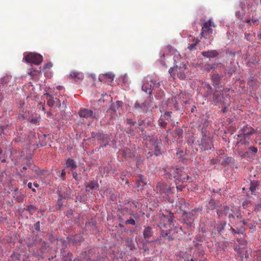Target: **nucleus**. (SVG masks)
<instances>
[{
    "mask_svg": "<svg viewBox=\"0 0 261 261\" xmlns=\"http://www.w3.org/2000/svg\"><path fill=\"white\" fill-rule=\"evenodd\" d=\"M150 108L149 103L147 101L142 103L136 101L134 105V111L137 113H147Z\"/></svg>",
    "mask_w": 261,
    "mask_h": 261,
    "instance_id": "nucleus-10",
    "label": "nucleus"
},
{
    "mask_svg": "<svg viewBox=\"0 0 261 261\" xmlns=\"http://www.w3.org/2000/svg\"><path fill=\"white\" fill-rule=\"evenodd\" d=\"M132 204L133 205V206L135 207H137L138 206V205L139 204V203L137 201H133L132 202Z\"/></svg>",
    "mask_w": 261,
    "mask_h": 261,
    "instance_id": "nucleus-61",
    "label": "nucleus"
},
{
    "mask_svg": "<svg viewBox=\"0 0 261 261\" xmlns=\"http://www.w3.org/2000/svg\"><path fill=\"white\" fill-rule=\"evenodd\" d=\"M65 175H66V172L65 171H64V170H63L62 171V172L61 173V177L63 179H65Z\"/></svg>",
    "mask_w": 261,
    "mask_h": 261,
    "instance_id": "nucleus-58",
    "label": "nucleus"
},
{
    "mask_svg": "<svg viewBox=\"0 0 261 261\" xmlns=\"http://www.w3.org/2000/svg\"><path fill=\"white\" fill-rule=\"evenodd\" d=\"M142 89L147 93L149 94L152 93L153 91L152 85V84L150 83L149 77H147L144 79L142 86Z\"/></svg>",
    "mask_w": 261,
    "mask_h": 261,
    "instance_id": "nucleus-13",
    "label": "nucleus"
},
{
    "mask_svg": "<svg viewBox=\"0 0 261 261\" xmlns=\"http://www.w3.org/2000/svg\"><path fill=\"white\" fill-rule=\"evenodd\" d=\"M189 206V203L185 202L183 203L182 205H179V209L183 212V214H185L186 213V211H187Z\"/></svg>",
    "mask_w": 261,
    "mask_h": 261,
    "instance_id": "nucleus-41",
    "label": "nucleus"
},
{
    "mask_svg": "<svg viewBox=\"0 0 261 261\" xmlns=\"http://www.w3.org/2000/svg\"><path fill=\"white\" fill-rule=\"evenodd\" d=\"M183 130L181 128L176 129L173 133V136L177 139H179L182 137Z\"/></svg>",
    "mask_w": 261,
    "mask_h": 261,
    "instance_id": "nucleus-33",
    "label": "nucleus"
},
{
    "mask_svg": "<svg viewBox=\"0 0 261 261\" xmlns=\"http://www.w3.org/2000/svg\"><path fill=\"white\" fill-rule=\"evenodd\" d=\"M248 85L250 88L252 89L256 88L259 86V83L256 78L251 77L248 82Z\"/></svg>",
    "mask_w": 261,
    "mask_h": 261,
    "instance_id": "nucleus-20",
    "label": "nucleus"
},
{
    "mask_svg": "<svg viewBox=\"0 0 261 261\" xmlns=\"http://www.w3.org/2000/svg\"><path fill=\"white\" fill-rule=\"evenodd\" d=\"M173 218V214L171 213H169L167 215L163 214H160V222L158 224V226L161 229L163 228L167 227V226L170 225L172 223ZM168 233L167 231H165L163 230H161L160 238L168 236Z\"/></svg>",
    "mask_w": 261,
    "mask_h": 261,
    "instance_id": "nucleus-3",
    "label": "nucleus"
},
{
    "mask_svg": "<svg viewBox=\"0 0 261 261\" xmlns=\"http://www.w3.org/2000/svg\"><path fill=\"white\" fill-rule=\"evenodd\" d=\"M144 124V121H143V120L139 121L138 125L139 126H141V125H142Z\"/></svg>",
    "mask_w": 261,
    "mask_h": 261,
    "instance_id": "nucleus-63",
    "label": "nucleus"
},
{
    "mask_svg": "<svg viewBox=\"0 0 261 261\" xmlns=\"http://www.w3.org/2000/svg\"><path fill=\"white\" fill-rule=\"evenodd\" d=\"M150 83L152 84V89L153 90H155V88H159L160 87V82L153 81V80L149 78Z\"/></svg>",
    "mask_w": 261,
    "mask_h": 261,
    "instance_id": "nucleus-39",
    "label": "nucleus"
},
{
    "mask_svg": "<svg viewBox=\"0 0 261 261\" xmlns=\"http://www.w3.org/2000/svg\"><path fill=\"white\" fill-rule=\"evenodd\" d=\"M103 76H106V78L110 80V82H112L114 80V75L111 73H106Z\"/></svg>",
    "mask_w": 261,
    "mask_h": 261,
    "instance_id": "nucleus-47",
    "label": "nucleus"
},
{
    "mask_svg": "<svg viewBox=\"0 0 261 261\" xmlns=\"http://www.w3.org/2000/svg\"><path fill=\"white\" fill-rule=\"evenodd\" d=\"M188 63H182L178 65L176 62L174 67L169 69V73L173 79H175L176 76L180 80H185L186 77V74L188 73Z\"/></svg>",
    "mask_w": 261,
    "mask_h": 261,
    "instance_id": "nucleus-2",
    "label": "nucleus"
},
{
    "mask_svg": "<svg viewBox=\"0 0 261 261\" xmlns=\"http://www.w3.org/2000/svg\"><path fill=\"white\" fill-rule=\"evenodd\" d=\"M185 202V201L184 199H180V200H178V202H177L176 203V206L179 208V205H182L183 203Z\"/></svg>",
    "mask_w": 261,
    "mask_h": 261,
    "instance_id": "nucleus-51",
    "label": "nucleus"
},
{
    "mask_svg": "<svg viewBox=\"0 0 261 261\" xmlns=\"http://www.w3.org/2000/svg\"><path fill=\"white\" fill-rule=\"evenodd\" d=\"M255 132L256 130L253 127L248 125H245L239 130V134L252 136Z\"/></svg>",
    "mask_w": 261,
    "mask_h": 261,
    "instance_id": "nucleus-12",
    "label": "nucleus"
},
{
    "mask_svg": "<svg viewBox=\"0 0 261 261\" xmlns=\"http://www.w3.org/2000/svg\"><path fill=\"white\" fill-rule=\"evenodd\" d=\"M259 22L258 19L252 17L251 18L247 19L246 22L248 24V25L251 26L252 25L258 24Z\"/></svg>",
    "mask_w": 261,
    "mask_h": 261,
    "instance_id": "nucleus-30",
    "label": "nucleus"
},
{
    "mask_svg": "<svg viewBox=\"0 0 261 261\" xmlns=\"http://www.w3.org/2000/svg\"><path fill=\"white\" fill-rule=\"evenodd\" d=\"M79 116L83 119V120H87L88 121V124H90L94 118V114L93 112L89 109H81L79 112Z\"/></svg>",
    "mask_w": 261,
    "mask_h": 261,
    "instance_id": "nucleus-8",
    "label": "nucleus"
},
{
    "mask_svg": "<svg viewBox=\"0 0 261 261\" xmlns=\"http://www.w3.org/2000/svg\"><path fill=\"white\" fill-rule=\"evenodd\" d=\"M217 66V65L216 64H211L207 63L204 65V70H205L207 71H210V70H211L212 69H214L216 68Z\"/></svg>",
    "mask_w": 261,
    "mask_h": 261,
    "instance_id": "nucleus-37",
    "label": "nucleus"
},
{
    "mask_svg": "<svg viewBox=\"0 0 261 261\" xmlns=\"http://www.w3.org/2000/svg\"><path fill=\"white\" fill-rule=\"evenodd\" d=\"M23 140H24V138L21 137H17V138H15V139L16 142H22L23 141Z\"/></svg>",
    "mask_w": 261,
    "mask_h": 261,
    "instance_id": "nucleus-57",
    "label": "nucleus"
},
{
    "mask_svg": "<svg viewBox=\"0 0 261 261\" xmlns=\"http://www.w3.org/2000/svg\"><path fill=\"white\" fill-rule=\"evenodd\" d=\"M29 169L34 171L37 175H38V168L36 166H29Z\"/></svg>",
    "mask_w": 261,
    "mask_h": 261,
    "instance_id": "nucleus-46",
    "label": "nucleus"
},
{
    "mask_svg": "<svg viewBox=\"0 0 261 261\" xmlns=\"http://www.w3.org/2000/svg\"><path fill=\"white\" fill-rule=\"evenodd\" d=\"M248 150L244 151L245 148H241L238 150V153L243 158H253L255 156L257 153L258 149L254 146H249L247 148Z\"/></svg>",
    "mask_w": 261,
    "mask_h": 261,
    "instance_id": "nucleus-5",
    "label": "nucleus"
},
{
    "mask_svg": "<svg viewBox=\"0 0 261 261\" xmlns=\"http://www.w3.org/2000/svg\"><path fill=\"white\" fill-rule=\"evenodd\" d=\"M199 147L203 150H209L213 146L212 141L210 137L204 135L200 140L197 141Z\"/></svg>",
    "mask_w": 261,
    "mask_h": 261,
    "instance_id": "nucleus-6",
    "label": "nucleus"
},
{
    "mask_svg": "<svg viewBox=\"0 0 261 261\" xmlns=\"http://www.w3.org/2000/svg\"><path fill=\"white\" fill-rule=\"evenodd\" d=\"M40 73H41V69L40 68L39 70H34L31 71L30 72H29V74L32 76H34L35 75H37L38 74H40Z\"/></svg>",
    "mask_w": 261,
    "mask_h": 261,
    "instance_id": "nucleus-44",
    "label": "nucleus"
},
{
    "mask_svg": "<svg viewBox=\"0 0 261 261\" xmlns=\"http://www.w3.org/2000/svg\"><path fill=\"white\" fill-rule=\"evenodd\" d=\"M35 228L36 230L39 231L40 230V223L39 221L37 222L35 224Z\"/></svg>",
    "mask_w": 261,
    "mask_h": 261,
    "instance_id": "nucleus-55",
    "label": "nucleus"
},
{
    "mask_svg": "<svg viewBox=\"0 0 261 261\" xmlns=\"http://www.w3.org/2000/svg\"><path fill=\"white\" fill-rule=\"evenodd\" d=\"M125 244L126 246L129 247L130 250H133L135 248V246L133 240L131 238H127L125 240Z\"/></svg>",
    "mask_w": 261,
    "mask_h": 261,
    "instance_id": "nucleus-31",
    "label": "nucleus"
},
{
    "mask_svg": "<svg viewBox=\"0 0 261 261\" xmlns=\"http://www.w3.org/2000/svg\"><path fill=\"white\" fill-rule=\"evenodd\" d=\"M69 76L71 78L74 79L76 82L83 80L84 77L83 73L77 71H71Z\"/></svg>",
    "mask_w": 261,
    "mask_h": 261,
    "instance_id": "nucleus-19",
    "label": "nucleus"
},
{
    "mask_svg": "<svg viewBox=\"0 0 261 261\" xmlns=\"http://www.w3.org/2000/svg\"><path fill=\"white\" fill-rule=\"evenodd\" d=\"M204 254V251L203 250H199L198 251L196 252H194V257L196 258H192L190 260V261H197V259L196 258L197 257H202Z\"/></svg>",
    "mask_w": 261,
    "mask_h": 261,
    "instance_id": "nucleus-28",
    "label": "nucleus"
},
{
    "mask_svg": "<svg viewBox=\"0 0 261 261\" xmlns=\"http://www.w3.org/2000/svg\"><path fill=\"white\" fill-rule=\"evenodd\" d=\"M200 42V40L198 38H194L193 39L191 43L188 46V48L190 51H193L196 49L197 45Z\"/></svg>",
    "mask_w": 261,
    "mask_h": 261,
    "instance_id": "nucleus-24",
    "label": "nucleus"
},
{
    "mask_svg": "<svg viewBox=\"0 0 261 261\" xmlns=\"http://www.w3.org/2000/svg\"><path fill=\"white\" fill-rule=\"evenodd\" d=\"M230 229L231 230L232 233H233V234H237V231H238L237 228L236 229H234L233 227H231Z\"/></svg>",
    "mask_w": 261,
    "mask_h": 261,
    "instance_id": "nucleus-59",
    "label": "nucleus"
},
{
    "mask_svg": "<svg viewBox=\"0 0 261 261\" xmlns=\"http://www.w3.org/2000/svg\"><path fill=\"white\" fill-rule=\"evenodd\" d=\"M182 173V170L178 168H172L170 171V175L174 178L175 181L178 180Z\"/></svg>",
    "mask_w": 261,
    "mask_h": 261,
    "instance_id": "nucleus-21",
    "label": "nucleus"
},
{
    "mask_svg": "<svg viewBox=\"0 0 261 261\" xmlns=\"http://www.w3.org/2000/svg\"><path fill=\"white\" fill-rule=\"evenodd\" d=\"M160 142L158 140H156L153 144L155 149V154L156 155L160 153Z\"/></svg>",
    "mask_w": 261,
    "mask_h": 261,
    "instance_id": "nucleus-36",
    "label": "nucleus"
},
{
    "mask_svg": "<svg viewBox=\"0 0 261 261\" xmlns=\"http://www.w3.org/2000/svg\"><path fill=\"white\" fill-rule=\"evenodd\" d=\"M52 66H53L52 63H47V64L44 65L43 69H50V68H51L52 67Z\"/></svg>",
    "mask_w": 261,
    "mask_h": 261,
    "instance_id": "nucleus-53",
    "label": "nucleus"
},
{
    "mask_svg": "<svg viewBox=\"0 0 261 261\" xmlns=\"http://www.w3.org/2000/svg\"><path fill=\"white\" fill-rule=\"evenodd\" d=\"M92 253L91 250H88V251H85L83 254V257L84 258L83 261H101L100 260L98 259H91L90 254Z\"/></svg>",
    "mask_w": 261,
    "mask_h": 261,
    "instance_id": "nucleus-27",
    "label": "nucleus"
},
{
    "mask_svg": "<svg viewBox=\"0 0 261 261\" xmlns=\"http://www.w3.org/2000/svg\"><path fill=\"white\" fill-rule=\"evenodd\" d=\"M240 222L242 223V224L244 225H245V226H247V227H248V228L250 230H254L255 228V226L253 224H252L251 223H249L248 220H243V221H241Z\"/></svg>",
    "mask_w": 261,
    "mask_h": 261,
    "instance_id": "nucleus-34",
    "label": "nucleus"
},
{
    "mask_svg": "<svg viewBox=\"0 0 261 261\" xmlns=\"http://www.w3.org/2000/svg\"><path fill=\"white\" fill-rule=\"evenodd\" d=\"M221 77L218 74H214L212 75V79L214 83L218 84L220 80Z\"/></svg>",
    "mask_w": 261,
    "mask_h": 261,
    "instance_id": "nucleus-40",
    "label": "nucleus"
},
{
    "mask_svg": "<svg viewBox=\"0 0 261 261\" xmlns=\"http://www.w3.org/2000/svg\"><path fill=\"white\" fill-rule=\"evenodd\" d=\"M232 212V210L229 208L228 206H222L220 209H219L217 212V215L219 218L222 217L223 216H228V214Z\"/></svg>",
    "mask_w": 261,
    "mask_h": 261,
    "instance_id": "nucleus-14",
    "label": "nucleus"
},
{
    "mask_svg": "<svg viewBox=\"0 0 261 261\" xmlns=\"http://www.w3.org/2000/svg\"><path fill=\"white\" fill-rule=\"evenodd\" d=\"M222 97V93L221 91H215L213 94V101L217 103L221 101V98Z\"/></svg>",
    "mask_w": 261,
    "mask_h": 261,
    "instance_id": "nucleus-25",
    "label": "nucleus"
},
{
    "mask_svg": "<svg viewBox=\"0 0 261 261\" xmlns=\"http://www.w3.org/2000/svg\"><path fill=\"white\" fill-rule=\"evenodd\" d=\"M212 27H215L214 24H213L211 20L205 22L202 27L201 32L200 33V38H206L207 35L213 33V29Z\"/></svg>",
    "mask_w": 261,
    "mask_h": 261,
    "instance_id": "nucleus-9",
    "label": "nucleus"
},
{
    "mask_svg": "<svg viewBox=\"0 0 261 261\" xmlns=\"http://www.w3.org/2000/svg\"><path fill=\"white\" fill-rule=\"evenodd\" d=\"M237 138H235L237 140L236 143V146L238 147V150L242 148L243 146H244L245 149H247V148L249 147L251 142L253 141V138L251 136L237 135Z\"/></svg>",
    "mask_w": 261,
    "mask_h": 261,
    "instance_id": "nucleus-4",
    "label": "nucleus"
},
{
    "mask_svg": "<svg viewBox=\"0 0 261 261\" xmlns=\"http://www.w3.org/2000/svg\"><path fill=\"white\" fill-rule=\"evenodd\" d=\"M152 228L150 226H146L144 227L143 235L145 240L149 239L153 235Z\"/></svg>",
    "mask_w": 261,
    "mask_h": 261,
    "instance_id": "nucleus-17",
    "label": "nucleus"
},
{
    "mask_svg": "<svg viewBox=\"0 0 261 261\" xmlns=\"http://www.w3.org/2000/svg\"><path fill=\"white\" fill-rule=\"evenodd\" d=\"M229 219V221L230 222H231V220H233L235 218V216L234 215V214H233V212H231V213L230 214H228V216Z\"/></svg>",
    "mask_w": 261,
    "mask_h": 261,
    "instance_id": "nucleus-54",
    "label": "nucleus"
},
{
    "mask_svg": "<svg viewBox=\"0 0 261 261\" xmlns=\"http://www.w3.org/2000/svg\"><path fill=\"white\" fill-rule=\"evenodd\" d=\"M126 122H127V124H129L130 125H133V126H134L137 123L136 122L133 121L130 119H126Z\"/></svg>",
    "mask_w": 261,
    "mask_h": 261,
    "instance_id": "nucleus-50",
    "label": "nucleus"
},
{
    "mask_svg": "<svg viewBox=\"0 0 261 261\" xmlns=\"http://www.w3.org/2000/svg\"><path fill=\"white\" fill-rule=\"evenodd\" d=\"M86 187V190L88 191L89 190H96L99 188V185L96 180H92L89 182H86L85 184Z\"/></svg>",
    "mask_w": 261,
    "mask_h": 261,
    "instance_id": "nucleus-16",
    "label": "nucleus"
},
{
    "mask_svg": "<svg viewBox=\"0 0 261 261\" xmlns=\"http://www.w3.org/2000/svg\"><path fill=\"white\" fill-rule=\"evenodd\" d=\"M146 185V182H144L143 180V176L141 175L139 177V179L137 180V186L139 189V190H141L144 186Z\"/></svg>",
    "mask_w": 261,
    "mask_h": 261,
    "instance_id": "nucleus-32",
    "label": "nucleus"
},
{
    "mask_svg": "<svg viewBox=\"0 0 261 261\" xmlns=\"http://www.w3.org/2000/svg\"><path fill=\"white\" fill-rule=\"evenodd\" d=\"M72 176H73V177L75 179H76V180H77V179L78 174H77V172H73L72 173Z\"/></svg>",
    "mask_w": 261,
    "mask_h": 261,
    "instance_id": "nucleus-60",
    "label": "nucleus"
},
{
    "mask_svg": "<svg viewBox=\"0 0 261 261\" xmlns=\"http://www.w3.org/2000/svg\"><path fill=\"white\" fill-rule=\"evenodd\" d=\"M30 121L31 123H36L37 122V120L36 119H32Z\"/></svg>",
    "mask_w": 261,
    "mask_h": 261,
    "instance_id": "nucleus-64",
    "label": "nucleus"
},
{
    "mask_svg": "<svg viewBox=\"0 0 261 261\" xmlns=\"http://www.w3.org/2000/svg\"><path fill=\"white\" fill-rule=\"evenodd\" d=\"M55 106H56V107H57L58 108H60L61 106L60 100L57 98H55Z\"/></svg>",
    "mask_w": 261,
    "mask_h": 261,
    "instance_id": "nucleus-52",
    "label": "nucleus"
},
{
    "mask_svg": "<svg viewBox=\"0 0 261 261\" xmlns=\"http://www.w3.org/2000/svg\"><path fill=\"white\" fill-rule=\"evenodd\" d=\"M165 119H164L163 118H161L160 120H159V125L163 127V128H165L166 127V125L167 124V122H166L165 120Z\"/></svg>",
    "mask_w": 261,
    "mask_h": 261,
    "instance_id": "nucleus-45",
    "label": "nucleus"
},
{
    "mask_svg": "<svg viewBox=\"0 0 261 261\" xmlns=\"http://www.w3.org/2000/svg\"><path fill=\"white\" fill-rule=\"evenodd\" d=\"M66 167L69 168L71 171H73L76 168L77 165L74 160L69 158L66 161Z\"/></svg>",
    "mask_w": 261,
    "mask_h": 261,
    "instance_id": "nucleus-22",
    "label": "nucleus"
},
{
    "mask_svg": "<svg viewBox=\"0 0 261 261\" xmlns=\"http://www.w3.org/2000/svg\"><path fill=\"white\" fill-rule=\"evenodd\" d=\"M176 154L178 155L180 158H181L184 156L185 153L183 151L177 150L176 152Z\"/></svg>",
    "mask_w": 261,
    "mask_h": 261,
    "instance_id": "nucleus-56",
    "label": "nucleus"
},
{
    "mask_svg": "<svg viewBox=\"0 0 261 261\" xmlns=\"http://www.w3.org/2000/svg\"><path fill=\"white\" fill-rule=\"evenodd\" d=\"M189 178V176L182 172L177 181L179 182L183 183L187 181Z\"/></svg>",
    "mask_w": 261,
    "mask_h": 261,
    "instance_id": "nucleus-35",
    "label": "nucleus"
},
{
    "mask_svg": "<svg viewBox=\"0 0 261 261\" xmlns=\"http://www.w3.org/2000/svg\"><path fill=\"white\" fill-rule=\"evenodd\" d=\"M237 234H243L245 231L244 226H241L240 228H237Z\"/></svg>",
    "mask_w": 261,
    "mask_h": 261,
    "instance_id": "nucleus-48",
    "label": "nucleus"
},
{
    "mask_svg": "<svg viewBox=\"0 0 261 261\" xmlns=\"http://www.w3.org/2000/svg\"><path fill=\"white\" fill-rule=\"evenodd\" d=\"M250 261H261V251L259 250L253 251L251 254Z\"/></svg>",
    "mask_w": 261,
    "mask_h": 261,
    "instance_id": "nucleus-23",
    "label": "nucleus"
},
{
    "mask_svg": "<svg viewBox=\"0 0 261 261\" xmlns=\"http://www.w3.org/2000/svg\"><path fill=\"white\" fill-rule=\"evenodd\" d=\"M91 136L93 138H95L98 141H102L103 143L104 147H106L109 144L110 139L107 135L104 134L102 132L92 133Z\"/></svg>",
    "mask_w": 261,
    "mask_h": 261,
    "instance_id": "nucleus-11",
    "label": "nucleus"
},
{
    "mask_svg": "<svg viewBox=\"0 0 261 261\" xmlns=\"http://www.w3.org/2000/svg\"><path fill=\"white\" fill-rule=\"evenodd\" d=\"M45 95L48 97L47 100V105L50 107L54 106L55 105V98L48 93H46Z\"/></svg>",
    "mask_w": 261,
    "mask_h": 261,
    "instance_id": "nucleus-26",
    "label": "nucleus"
},
{
    "mask_svg": "<svg viewBox=\"0 0 261 261\" xmlns=\"http://www.w3.org/2000/svg\"><path fill=\"white\" fill-rule=\"evenodd\" d=\"M226 226V223H221L217 226V229L219 234H221Z\"/></svg>",
    "mask_w": 261,
    "mask_h": 261,
    "instance_id": "nucleus-38",
    "label": "nucleus"
},
{
    "mask_svg": "<svg viewBox=\"0 0 261 261\" xmlns=\"http://www.w3.org/2000/svg\"><path fill=\"white\" fill-rule=\"evenodd\" d=\"M201 55L207 58H213L217 57L219 55L218 51L216 50H209L207 51H202Z\"/></svg>",
    "mask_w": 261,
    "mask_h": 261,
    "instance_id": "nucleus-15",
    "label": "nucleus"
},
{
    "mask_svg": "<svg viewBox=\"0 0 261 261\" xmlns=\"http://www.w3.org/2000/svg\"><path fill=\"white\" fill-rule=\"evenodd\" d=\"M174 190V187H171L164 182L159 181L157 183L154 191L162 197L161 200H168L171 202L169 196L173 193Z\"/></svg>",
    "mask_w": 261,
    "mask_h": 261,
    "instance_id": "nucleus-1",
    "label": "nucleus"
},
{
    "mask_svg": "<svg viewBox=\"0 0 261 261\" xmlns=\"http://www.w3.org/2000/svg\"><path fill=\"white\" fill-rule=\"evenodd\" d=\"M24 59L27 62L36 65L40 64L43 60V57L41 55L34 53L28 54L24 57Z\"/></svg>",
    "mask_w": 261,
    "mask_h": 261,
    "instance_id": "nucleus-7",
    "label": "nucleus"
},
{
    "mask_svg": "<svg viewBox=\"0 0 261 261\" xmlns=\"http://www.w3.org/2000/svg\"><path fill=\"white\" fill-rule=\"evenodd\" d=\"M184 188V187H183L181 185H179V186H176V188H177V190H179V191H182V189Z\"/></svg>",
    "mask_w": 261,
    "mask_h": 261,
    "instance_id": "nucleus-62",
    "label": "nucleus"
},
{
    "mask_svg": "<svg viewBox=\"0 0 261 261\" xmlns=\"http://www.w3.org/2000/svg\"><path fill=\"white\" fill-rule=\"evenodd\" d=\"M259 186V181L257 180L251 181L249 185V190L251 194L255 195L257 193L256 189Z\"/></svg>",
    "mask_w": 261,
    "mask_h": 261,
    "instance_id": "nucleus-18",
    "label": "nucleus"
},
{
    "mask_svg": "<svg viewBox=\"0 0 261 261\" xmlns=\"http://www.w3.org/2000/svg\"><path fill=\"white\" fill-rule=\"evenodd\" d=\"M130 217L129 219L126 220L124 222L125 224H130L132 225H136V221L134 219V218L136 219V215L132 213L130 214Z\"/></svg>",
    "mask_w": 261,
    "mask_h": 261,
    "instance_id": "nucleus-29",
    "label": "nucleus"
},
{
    "mask_svg": "<svg viewBox=\"0 0 261 261\" xmlns=\"http://www.w3.org/2000/svg\"><path fill=\"white\" fill-rule=\"evenodd\" d=\"M11 76H7L4 77L3 79L1 80L2 83H4L5 84H7L8 83V80L11 79Z\"/></svg>",
    "mask_w": 261,
    "mask_h": 261,
    "instance_id": "nucleus-49",
    "label": "nucleus"
},
{
    "mask_svg": "<svg viewBox=\"0 0 261 261\" xmlns=\"http://www.w3.org/2000/svg\"><path fill=\"white\" fill-rule=\"evenodd\" d=\"M25 210L31 214H33L36 210V208L34 206L30 205L27 206Z\"/></svg>",
    "mask_w": 261,
    "mask_h": 261,
    "instance_id": "nucleus-43",
    "label": "nucleus"
},
{
    "mask_svg": "<svg viewBox=\"0 0 261 261\" xmlns=\"http://www.w3.org/2000/svg\"><path fill=\"white\" fill-rule=\"evenodd\" d=\"M172 113L171 112H167L165 113L164 115L162 116V118H163L165 120H167L168 121H170L171 120V118Z\"/></svg>",
    "mask_w": 261,
    "mask_h": 261,
    "instance_id": "nucleus-42",
    "label": "nucleus"
}]
</instances>
